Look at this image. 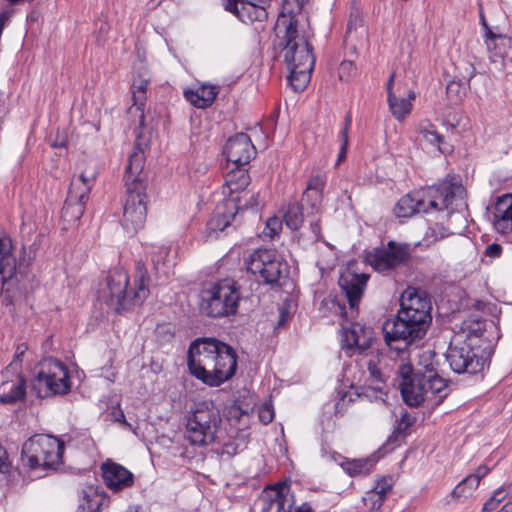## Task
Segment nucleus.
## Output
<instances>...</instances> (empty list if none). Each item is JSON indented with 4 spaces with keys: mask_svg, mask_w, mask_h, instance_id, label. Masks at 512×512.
<instances>
[{
    "mask_svg": "<svg viewBox=\"0 0 512 512\" xmlns=\"http://www.w3.org/2000/svg\"><path fill=\"white\" fill-rule=\"evenodd\" d=\"M400 301L396 318L386 320L382 327L385 342L396 351H403L422 339L432 320L431 302L423 291L408 287Z\"/></svg>",
    "mask_w": 512,
    "mask_h": 512,
    "instance_id": "1",
    "label": "nucleus"
},
{
    "mask_svg": "<svg viewBox=\"0 0 512 512\" xmlns=\"http://www.w3.org/2000/svg\"><path fill=\"white\" fill-rule=\"evenodd\" d=\"M190 373L210 387L230 380L237 370V354L228 344L215 338H199L188 350Z\"/></svg>",
    "mask_w": 512,
    "mask_h": 512,
    "instance_id": "2",
    "label": "nucleus"
},
{
    "mask_svg": "<svg viewBox=\"0 0 512 512\" xmlns=\"http://www.w3.org/2000/svg\"><path fill=\"white\" fill-rule=\"evenodd\" d=\"M279 46L288 68L313 69V32L305 16L279 15L275 25Z\"/></svg>",
    "mask_w": 512,
    "mask_h": 512,
    "instance_id": "3",
    "label": "nucleus"
},
{
    "mask_svg": "<svg viewBox=\"0 0 512 512\" xmlns=\"http://www.w3.org/2000/svg\"><path fill=\"white\" fill-rule=\"evenodd\" d=\"M398 385L404 402L418 407L425 401L439 405L447 396V380L432 369L414 371L411 365H401L398 370Z\"/></svg>",
    "mask_w": 512,
    "mask_h": 512,
    "instance_id": "4",
    "label": "nucleus"
},
{
    "mask_svg": "<svg viewBox=\"0 0 512 512\" xmlns=\"http://www.w3.org/2000/svg\"><path fill=\"white\" fill-rule=\"evenodd\" d=\"M128 285L129 276L124 269L115 268L109 271L106 302L118 313L141 305L150 294V277L141 261L135 265L133 287L128 289Z\"/></svg>",
    "mask_w": 512,
    "mask_h": 512,
    "instance_id": "5",
    "label": "nucleus"
},
{
    "mask_svg": "<svg viewBox=\"0 0 512 512\" xmlns=\"http://www.w3.org/2000/svg\"><path fill=\"white\" fill-rule=\"evenodd\" d=\"M221 415L212 401L197 403L186 416L185 438L195 446L214 442L221 424Z\"/></svg>",
    "mask_w": 512,
    "mask_h": 512,
    "instance_id": "6",
    "label": "nucleus"
},
{
    "mask_svg": "<svg viewBox=\"0 0 512 512\" xmlns=\"http://www.w3.org/2000/svg\"><path fill=\"white\" fill-rule=\"evenodd\" d=\"M64 443L47 434H35L24 442L21 458L30 469H51L62 463Z\"/></svg>",
    "mask_w": 512,
    "mask_h": 512,
    "instance_id": "7",
    "label": "nucleus"
},
{
    "mask_svg": "<svg viewBox=\"0 0 512 512\" xmlns=\"http://www.w3.org/2000/svg\"><path fill=\"white\" fill-rule=\"evenodd\" d=\"M37 369L32 380V390L39 398L64 395L70 392L72 382L65 363L48 357L39 362Z\"/></svg>",
    "mask_w": 512,
    "mask_h": 512,
    "instance_id": "8",
    "label": "nucleus"
},
{
    "mask_svg": "<svg viewBox=\"0 0 512 512\" xmlns=\"http://www.w3.org/2000/svg\"><path fill=\"white\" fill-rule=\"evenodd\" d=\"M244 264L249 273L270 286L280 284L289 274L287 262L274 249H255L244 258Z\"/></svg>",
    "mask_w": 512,
    "mask_h": 512,
    "instance_id": "9",
    "label": "nucleus"
},
{
    "mask_svg": "<svg viewBox=\"0 0 512 512\" xmlns=\"http://www.w3.org/2000/svg\"><path fill=\"white\" fill-rule=\"evenodd\" d=\"M240 299L237 284L222 281L202 291L200 310L208 317H227L237 312Z\"/></svg>",
    "mask_w": 512,
    "mask_h": 512,
    "instance_id": "10",
    "label": "nucleus"
},
{
    "mask_svg": "<svg viewBox=\"0 0 512 512\" xmlns=\"http://www.w3.org/2000/svg\"><path fill=\"white\" fill-rule=\"evenodd\" d=\"M426 213L447 210L449 214L467 207L466 191L461 183L443 180L440 183L421 189Z\"/></svg>",
    "mask_w": 512,
    "mask_h": 512,
    "instance_id": "11",
    "label": "nucleus"
},
{
    "mask_svg": "<svg viewBox=\"0 0 512 512\" xmlns=\"http://www.w3.org/2000/svg\"><path fill=\"white\" fill-rule=\"evenodd\" d=\"M369 276L346 271L339 278V286L345 294L349 307L336 299L330 301L329 309L334 315L340 316L344 321L352 320L358 315V304L361 300Z\"/></svg>",
    "mask_w": 512,
    "mask_h": 512,
    "instance_id": "12",
    "label": "nucleus"
},
{
    "mask_svg": "<svg viewBox=\"0 0 512 512\" xmlns=\"http://www.w3.org/2000/svg\"><path fill=\"white\" fill-rule=\"evenodd\" d=\"M472 343L453 337L446 352L450 368L458 374H476L483 370L485 359L479 355Z\"/></svg>",
    "mask_w": 512,
    "mask_h": 512,
    "instance_id": "13",
    "label": "nucleus"
},
{
    "mask_svg": "<svg viewBox=\"0 0 512 512\" xmlns=\"http://www.w3.org/2000/svg\"><path fill=\"white\" fill-rule=\"evenodd\" d=\"M146 186L139 184L128 185L127 197L124 203L122 226L128 232H136L142 228L147 214Z\"/></svg>",
    "mask_w": 512,
    "mask_h": 512,
    "instance_id": "14",
    "label": "nucleus"
},
{
    "mask_svg": "<svg viewBox=\"0 0 512 512\" xmlns=\"http://www.w3.org/2000/svg\"><path fill=\"white\" fill-rule=\"evenodd\" d=\"M409 259L408 246L390 241L387 246L375 248L366 256L367 262L378 272H389Z\"/></svg>",
    "mask_w": 512,
    "mask_h": 512,
    "instance_id": "15",
    "label": "nucleus"
},
{
    "mask_svg": "<svg viewBox=\"0 0 512 512\" xmlns=\"http://www.w3.org/2000/svg\"><path fill=\"white\" fill-rule=\"evenodd\" d=\"M261 499L263 501V512L285 511L286 504L288 506L286 512H313L311 505L308 503H303L295 510H292L294 499L290 495V486L286 482H279L266 488L262 493Z\"/></svg>",
    "mask_w": 512,
    "mask_h": 512,
    "instance_id": "16",
    "label": "nucleus"
},
{
    "mask_svg": "<svg viewBox=\"0 0 512 512\" xmlns=\"http://www.w3.org/2000/svg\"><path fill=\"white\" fill-rule=\"evenodd\" d=\"M394 80L395 74L392 73L387 82V100L393 117L402 121L411 113L415 93L410 89L406 90L401 82L395 84Z\"/></svg>",
    "mask_w": 512,
    "mask_h": 512,
    "instance_id": "17",
    "label": "nucleus"
},
{
    "mask_svg": "<svg viewBox=\"0 0 512 512\" xmlns=\"http://www.w3.org/2000/svg\"><path fill=\"white\" fill-rule=\"evenodd\" d=\"M341 327V347L345 349L349 355L361 354L370 348L374 340V332L371 327L357 322L351 323L349 327L341 323Z\"/></svg>",
    "mask_w": 512,
    "mask_h": 512,
    "instance_id": "18",
    "label": "nucleus"
},
{
    "mask_svg": "<svg viewBox=\"0 0 512 512\" xmlns=\"http://www.w3.org/2000/svg\"><path fill=\"white\" fill-rule=\"evenodd\" d=\"M224 154L232 166H247L256 155V149L246 133H238L229 138Z\"/></svg>",
    "mask_w": 512,
    "mask_h": 512,
    "instance_id": "19",
    "label": "nucleus"
},
{
    "mask_svg": "<svg viewBox=\"0 0 512 512\" xmlns=\"http://www.w3.org/2000/svg\"><path fill=\"white\" fill-rule=\"evenodd\" d=\"M226 11L235 15L243 23L262 22L267 19L268 13L263 6L252 3V0H225Z\"/></svg>",
    "mask_w": 512,
    "mask_h": 512,
    "instance_id": "20",
    "label": "nucleus"
},
{
    "mask_svg": "<svg viewBox=\"0 0 512 512\" xmlns=\"http://www.w3.org/2000/svg\"><path fill=\"white\" fill-rule=\"evenodd\" d=\"M102 476L106 486L113 491L131 487L134 483L133 474L124 466L107 460L101 466Z\"/></svg>",
    "mask_w": 512,
    "mask_h": 512,
    "instance_id": "21",
    "label": "nucleus"
},
{
    "mask_svg": "<svg viewBox=\"0 0 512 512\" xmlns=\"http://www.w3.org/2000/svg\"><path fill=\"white\" fill-rule=\"evenodd\" d=\"M493 225L503 235L512 231V194L500 196L494 206Z\"/></svg>",
    "mask_w": 512,
    "mask_h": 512,
    "instance_id": "22",
    "label": "nucleus"
},
{
    "mask_svg": "<svg viewBox=\"0 0 512 512\" xmlns=\"http://www.w3.org/2000/svg\"><path fill=\"white\" fill-rule=\"evenodd\" d=\"M18 262L14 254L11 238L6 233H0V274L3 280L12 279L17 272Z\"/></svg>",
    "mask_w": 512,
    "mask_h": 512,
    "instance_id": "23",
    "label": "nucleus"
},
{
    "mask_svg": "<svg viewBox=\"0 0 512 512\" xmlns=\"http://www.w3.org/2000/svg\"><path fill=\"white\" fill-rule=\"evenodd\" d=\"M325 179L320 175H313L309 178L306 190L302 195L300 204L302 207L311 209V213H318L321 209Z\"/></svg>",
    "mask_w": 512,
    "mask_h": 512,
    "instance_id": "24",
    "label": "nucleus"
},
{
    "mask_svg": "<svg viewBox=\"0 0 512 512\" xmlns=\"http://www.w3.org/2000/svg\"><path fill=\"white\" fill-rule=\"evenodd\" d=\"M421 212L426 213L421 189L402 196L394 207V214L398 218H409Z\"/></svg>",
    "mask_w": 512,
    "mask_h": 512,
    "instance_id": "25",
    "label": "nucleus"
},
{
    "mask_svg": "<svg viewBox=\"0 0 512 512\" xmlns=\"http://www.w3.org/2000/svg\"><path fill=\"white\" fill-rule=\"evenodd\" d=\"M219 91V86L202 84L196 90H184V97L194 107L205 109L214 103Z\"/></svg>",
    "mask_w": 512,
    "mask_h": 512,
    "instance_id": "26",
    "label": "nucleus"
},
{
    "mask_svg": "<svg viewBox=\"0 0 512 512\" xmlns=\"http://www.w3.org/2000/svg\"><path fill=\"white\" fill-rule=\"evenodd\" d=\"M145 165V154L144 151L139 147L135 146L132 153L129 156L128 164L126 166V187L128 185H135L136 183L141 186H146L141 176Z\"/></svg>",
    "mask_w": 512,
    "mask_h": 512,
    "instance_id": "27",
    "label": "nucleus"
},
{
    "mask_svg": "<svg viewBox=\"0 0 512 512\" xmlns=\"http://www.w3.org/2000/svg\"><path fill=\"white\" fill-rule=\"evenodd\" d=\"M95 179V172H82L80 175L73 177L70 183L68 196L72 200L86 203Z\"/></svg>",
    "mask_w": 512,
    "mask_h": 512,
    "instance_id": "28",
    "label": "nucleus"
},
{
    "mask_svg": "<svg viewBox=\"0 0 512 512\" xmlns=\"http://www.w3.org/2000/svg\"><path fill=\"white\" fill-rule=\"evenodd\" d=\"M0 403L10 404L22 400L26 395V381L20 375L13 380H5L0 384Z\"/></svg>",
    "mask_w": 512,
    "mask_h": 512,
    "instance_id": "29",
    "label": "nucleus"
},
{
    "mask_svg": "<svg viewBox=\"0 0 512 512\" xmlns=\"http://www.w3.org/2000/svg\"><path fill=\"white\" fill-rule=\"evenodd\" d=\"M485 330V321L476 314H470L466 319L462 321L459 327V331L454 337H460V339L471 343L472 338L481 337Z\"/></svg>",
    "mask_w": 512,
    "mask_h": 512,
    "instance_id": "30",
    "label": "nucleus"
},
{
    "mask_svg": "<svg viewBox=\"0 0 512 512\" xmlns=\"http://www.w3.org/2000/svg\"><path fill=\"white\" fill-rule=\"evenodd\" d=\"M250 183V176L246 166H232L225 178V185L230 195L243 191Z\"/></svg>",
    "mask_w": 512,
    "mask_h": 512,
    "instance_id": "31",
    "label": "nucleus"
},
{
    "mask_svg": "<svg viewBox=\"0 0 512 512\" xmlns=\"http://www.w3.org/2000/svg\"><path fill=\"white\" fill-rule=\"evenodd\" d=\"M418 132L426 141L436 146L441 153H447L452 150V146L446 143L444 137L438 133L432 124H421L418 128Z\"/></svg>",
    "mask_w": 512,
    "mask_h": 512,
    "instance_id": "32",
    "label": "nucleus"
},
{
    "mask_svg": "<svg viewBox=\"0 0 512 512\" xmlns=\"http://www.w3.org/2000/svg\"><path fill=\"white\" fill-rule=\"evenodd\" d=\"M86 203L67 198L61 210L62 219L71 224L77 222L84 213Z\"/></svg>",
    "mask_w": 512,
    "mask_h": 512,
    "instance_id": "33",
    "label": "nucleus"
},
{
    "mask_svg": "<svg viewBox=\"0 0 512 512\" xmlns=\"http://www.w3.org/2000/svg\"><path fill=\"white\" fill-rule=\"evenodd\" d=\"M288 82L295 92L303 91L311 79L313 69L288 68Z\"/></svg>",
    "mask_w": 512,
    "mask_h": 512,
    "instance_id": "34",
    "label": "nucleus"
},
{
    "mask_svg": "<svg viewBox=\"0 0 512 512\" xmlns=\"http://www.w3.org/2000/svg\"><path fill=\"white\" fill-rule=\"evenodd\" d=\"M303 219V207L297 202L289 203L284 213L286 225L292 230H297L301 227Z\"/></svg>",
    "mask_w": 512,
    "mask_h": 512,
    "instance_id": "35",
    "label": "nucleus"
},
{
    "mask_svg": "<svg viewBox=\"0 0 512 512\" xmlns=\"http://www.w3.org/2000/svg\"><path fill=\"white\" fill-rule=\"evenodd\" d=\"M225 207L229 210V213L217 211L208 222L209 230L223 231L227 226H229L230 222L235 217V212H233L234 210H231V206L225 205Z\"/></svg>",
    "mask_w": 512,
    "mask_h": 512,
    "instance_id": "36",
    "label": "nucleus"
},
{
    "mask_svg": "<svg viewBox=\"0 0 512 512\" xmlns=\"http://www.w3.org/2000/svg\"><path fill=\"white\" fill-rule=\"evenodd\" d=\"M99 509L100 500L96 492L90 494L83 490L77 512H99Z\"/></svg>",
    "mask_w": 512,
    "mask_h": 512,
    "instance_id": "37",
    "label": "nucleus"
},
{
    "mask_svg": "<svg viewBox=\"0 0 512 512\" xmlns=\"http://www.w3.org/2000/svg\"><path fill=\"white\" fill-rule=\"evenodd\" d=\"M260 204L259 194H251L249 199H245V203L241 204V199L239 197L229 198L226 200V206H231V210H239V209H257Z\"/></svg>",
    "mask_w": 512,
    "mask_h": 512,
    "instance_id": "38",
    "label": "nucleus"
},
{
    "mask_svg": "<svg viewBox=\"0 0 512 512\" xmlns=\"http://www.w3.org/2000/svg\"><path fill=\"white\" fill-rule=\"evenodd\" d=\"M370 461L368 459L352 460L344 467L345 471L351 475L367 474L370 472Z\"/></svg>",
    "mask_w": 512,
    "mask_h": 512,
    "instance_id": "39",
    "label": "nucleus"
},
{
    "mask_svg": "<svg viewBox=\"0 0 512 512\" xmlns=\"http://www.w3.org/2000/svg\"><path fill=\"white\" fill-rule=\"evenodd\" d=\"M308 0H284L282 11L279 15L305 16L302 14L303 6Z\"/></svg>",
    "mask_w": 512,
    "mask_h": 512,
    "instance_id": "40",
    "label": "nucleus"
},
{
    "mask_svg": "<svg viewBox=\"0 0 512 512\" xmlns=\"http://www.w3.org/2000/svg\"><path fill=\"white\" fill-rule=\"evenodd\" d=\"M168 254L169 250L166 247H160L157 252L153 253L152 262L157 274L162 273L164 276H167L168 270L163 268L165 267L164 258L168 256ZM157 277L160 278L161 276L157 275Z\"/></svg>",
    "mask_w": 512,
    "mask_h": 512,
    "instance_id": "41",
    "label": "nucleus"
},
{
    "mask_svg": "<svg viewBox=\"0 0 512 512\" xmlns=\"http://www.w3.org/2000/svg\"><path fill=\"white\" fill-rule=\"evenodd\" d=\"M414 423L413 417L405 410H402L400 419L397 423V426L394 429L393 434L398 436H404L407 432V430L412 426Z\"/></svg>",
    "mask_w": 512,
    "mask_h": 512,
    "instance_id": "42",
    "label": "nucleus"
},
{
    "mask_svg": "<svg viewBox=\"0 0 512 512\" xmlns=\"http://www.w3.org/2000/svg\"><path fill=\"white\" fill-rule=\"evenodd\" d=\"M362 500L364 505L372 512L378 511L385 501L382 496L377 495L373 490L366 492Z\"/></svg>",
    "mask_w": 512,
    "mask_h": 512,
    "instance_id": "43",
    "label": "nucleus"
},
{
    "mask_svg": "<svg viewBox=\"0 0 512 512\" xmlns=\"http://www.w3.org/2000/svg\"><path fill=\"white\" fill-rule=\"evenodd\" d=\"M392 479L390 477H383L378 480L375 486L371 489L377 495L382 496V499H386L387 496L392 492Z\"/></svg>",
    "mask_w": 512,
    "mask_h": 512,
    "instance_id": "44",
    "label": "nucleus"
},
{
    "mask_svg": "<svg viewBox=\"0 0 512 512\" xmlns=\"http://www.w3.org/2000/svg\"><path fill=\"white\" fill-rule=\"evenodd\" d=\"M356 72L357 68L353 61L344 60L339 65L338 74L341 80H350L352 77L356 75Z\"/></svg>",
    "mask_w": 512,
    "mask_h": 512,
    "instance_id": "45",
    "label": "nucleus"
},
{
    "mask_svg": "<svg viewBox=\"0 0 512 512\" xmlns=\"http://www.w3.org/2000/svg\"><path fill=\"white\" fill-rule=\"evenodd\" d=\"M476 488H472L469 483H467V477L463 479L452 491V496L454 498H467L472 495Z\"/></svg>",
    "mask_w": 512,
    "mask_h": 512,
    "instance_id": "46",
    "label": "nucleus"
},
{
    "mask_svg": "<svg viewBox=\"0 0 512 512\" xmlns=\"http://www.w3.org/2000/svg\"><path fill=\"white\" fill-rule=\"evenodd\" d=\"M489 472V468L485 465L479 466L475 473L467 476V483L470 484L472 488H477L481 479L486 476Z\"/></svg>",
    "mask_w": 512,
    "mask_h": 512,
    "instance_id": "47",
    "label": "nucleus"
},
{
    "mask_svg": "<svg viewBox=\"0 0 512 512\" xmlns=\"http://www.w3.org/2000/svg\"><path fill=\"white\" fill-rule=\"evenodd\" d=\"M281 228H282V223L279 220V218L272 217L267 220L266 227H265L263 233L266 236H269L272 238L280 232Z\"/></svg>",
    "mask_w": 512,
    "mask_h": 512,
    "instance_id": "48",
    "label": "nucleus"
},
{
    "mask_svg": "<svg viewBox=\"0 0 512 512\" xmlns=\"http://www.w3.org/2000/svg\"><path fill=\"white\" fill-rule=\"evenodd\" d=\"M156 336L161 342H168L174 337V332L170 324H161L156 327Z\"/></svg>",
    "mask_w": 512,
    "mask_h": 512,
    "instance_id": "49",
    "label": "nucleus"
},
{
    "mask_svg": "<svg viewBox=\"0 0 512 512\" xmlns=\"http://www.w3.org/2000/svg\"><path fill=\"white\" fill-rule=\"evenodd\" d=\"M259 420L263 424H269L274 419V410L272 405L264 404L258 411Z\"/></svg>",
    "mask_w": 512,
    "mask_h": 512,
    "instance_id": "50",
    "label": "nucleus"
},
{
    "mask_svg": "<svg viewBox=\"0 0 512 512\" xmlns=\"http://www.w3.org/2000/svg\"><path fill=\"white\" fill-rule=\"evenodd\" d=\"M461 84L457 81H451L447 84L446 91L449 98L459 100L461 98Z\"/></svg>",
    "mask_w": 512,
    "mask_h": 512,
    "instance_id": "51",
    "label": "nucleus"
},
{
    "mask_svg": "<svg viewBox=\"0 0 512 512\" xmlns=\"http://www.w3.org/2000/svg\"><path fill=\"white\" fill-rule=\"evenodd\" d=\"M11 463L8 460L6 450L0 446V473L7 474L10 472Z\"/></svg>",
    "mask_w": 512,
    "mask_h": 512,
    "instance_id": "52",
    "label": "nucleus"
},
{
    "mask_svg": "<svg viewBox=\"0 0 512 512\" xmlns=\"http://www.w3.org/2000/svg\"><path fill=\"white\" fill-rule=\"evenodd\" d=\"M310 232L312 234V236L310 237L312 242H318L322 240L321 225L319 220L312 221L310 223Z\"/></svg>",
    "mask_w": 512,
    "mask_h": 512,
    "instance_id": "53",
    "label": "nucleus"
},
{
    "mask_svg": "<svg viewBox=\"0 0 512 512\" xmlns=\"http://www.w3.org/2000/svg\"><path fill=\"white\" fill-rule=\"evenodd\" d=\"M228 413L230 419H235L237 421H239L241 417L248 415V412L243 410L238 405H233L232 407H230Z\"/></svg>",
    "mask_w": 512,
    "mask_h": 512,
    "instance_id": "54",
    "label": "nucleus"
},
{
    "mask_svg": "<svg viewBox=\"0 0 512 512\" xmlns=\"http://www.w3.org/2000/svg\"><path fill=\"white\" fill-rule=\"evenodd\" d=\"M502 253V247L497 243H492L486 247L485 255L491 258L499 257Z\"/></svg>",
    "mask_w": 512,
    "mask_h": 512,
    "instance_id": "55",
    "label": "nucleus"
},
{
    "mask_svg": "<svg viewBox=\"0 0 512 512\" xmlns=\"http://www.w3.org/2000/svg\"><path fill=\"white\" fill-rule=\"evenodd\" d=\"M133 101L136 106H143L146 99L145 90H133Z\"/></svg>",
    "mask_w": 512,
    "mask_h": 512,
    "instance_id": "56",
    "label": "nucleus"
},
{
    "mask_svg": "<svg viewBox=\"0 0 512 512\" xmlns=\"http://www.w3.org/2000/svg\"><path fill=\"white\" fill-rule=\"evenodd\" d=\"M368 370L371 374V376L377 380V381H382V378H381V372L380 370L377 368V366L375 364H372L371 362H369L368 364Z\"/></svg>",
    "mask_w": 512,
    "mask_h": 512,
    "instance_id": "57",
    "label": "nucleus"
},
{
    "mask_svg": "<svg viewBox=\"0 0 512 512\" xmlns=\"http://www.w3.org/2000/svg\"><path fill=\"white\" fill-rule=\"evenodd\" d=\"M27 350V345L25 343H21L17 345L15 355H14V361H19L20 358L25 354Z\"/></svg>",
    "mask_w": 512,
    "mask_h": 512,
    "instance_id": "58",
    "label": "nucleus"
},
{
    "mask_svg": "<svg viewBox=\"0 0 512 512\" xmlns=\"http://www.w3.org/2000/svg\"><path fill=\"white\" fill-rule=\"evenodd\" d=\"M505 497H506V492L502 488H500L494 492V494L491 498L494 499L496 504H499Z\"/></svg>",
    "mask_w": 512,
    "mask_h": 512,
    "instance_id": "59",
    "label": "nucleus"
},
{
    "mask_svg": "<svg viewBox=\"0 0 512 512\" xmlns=\"http://www.w3.org/2000/svg\"><path fill=\"white\" fill-rule=\"evenodd\" d=\"M348 132L349 131L341 130L340 133H339V137H340L341 142H342L341 147H348V144H349Z\"/></svg>",
    "mask_w": 512,
    "mask_h": 512,
    "instance_id": "60",
    "label": "nucleus"
},
{
    "mask_svg": "<svg viewBox=\"0 0 512 512\" xmlns=\"http://www.w3.org/2000/svg\"><path fill=\"white\" fill-rule=\"evenodd\" d=\"M351 123H352L351 112H347L346 115H345V118H344V125H343L342 130L349 131V129L351 127Z\"/></svg>",
    "mask_w": 512,
    "mask_h": 512,
    "instance_id": "61",
    "label": "nucleus"
},
{
    "mask_svg": "<svg viewBox=\"0 0 512 512\" xmlns=\"http://www.w3.org/2000/svg\"><path fill=\"white\" fill-rule=\"evenodd\" d=\"M498 504H496V502L494 501V499L490 498L489 500H487L485 503H484V507H483V510L484 511H492L496 508Z\"/></svg>",
    "mask_w": 512,
    "mask_h": 512,
    "instance_id": "62",
    "label": "nucleus"
},
{
    "mask_svg": "<svg viewBox=\"0 0 512 512\" xmlns=\"http://www.w3.org/2000/svg\"><path fill=\"white\" fill-rule=\"evenodd\" d=\"M348 147H340L336 165H339L347 156Z\"/></svg>",
    "mask_w": 512,
    "mask_h": 512,
    "instance_id": "63",
    "label": "nucleus"
},
{
    "mask_svg": "<svg viewBox=\"0 0 512 512\" xmlns=\"http://www.w3.org/2000/svg\"><path fill=\"white\" fill-rule=\"evenodd\" d=\"M287 317H288V313L286 311H284L283 309H281L277 327L283 326L285 324V322L287 321Z\"/></svg>",
    "mask_w": 512,
    "mask_h": 512,
    "instance_id": "64",
    "label": "nucleus"
}]
</instances>
